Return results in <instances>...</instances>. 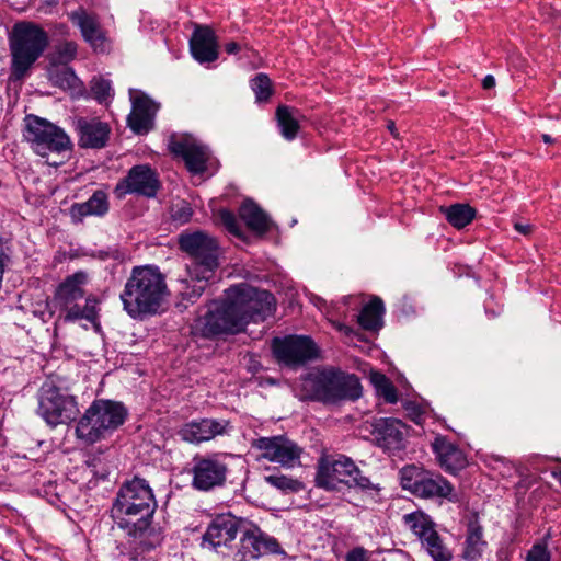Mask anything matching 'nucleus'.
<instances>
[{
  "mask_svg": "<svg viewBox=\"0 0 561 561\" xmlns=\"http://www.w3.org/2000/svg\"><path fill=\"white\" fill-rule=\"evenodd\" d=\"M156 508L157 502L149 483L135 477L119 488L111 516L119 529L128 536L139 538L149 529Z\"/></svg>",
  "mask_w": 561,
  "mask_h": 561,
  "instance_id": "f257e3e1",
  "label": "nucleus"
},
{
  "mask_svg": "<svg viewBox=\"0 0 561 561\" xmlns=\"http://www.w3.org/2000/svg\"><path fill=\"white\" fill-rule=\"evenodd\" d=\"M167 294V283L159 268L145 265L131 270L119 298L130 318L144 320L158 313Z\"/></svg>",
  "mask_w": 561,
  "mask_h": 561,
  "instance_id": "f03ea898",
  "label": "nucleus"
},
{
  "mask_svg": "<svg viewBox=\"0 0 561 561\" xmlns=\"http://www.w3.org/2000/svg\"><path fill=\"white\" fill-rule=\"evenodd\" d=\"M179 247L192 259L187 273L193 284L186 286L182 297L193 302L204 293L219 267V244L210 234L197 230L182 232L179 236Z\"/></svg>",
  "mask_w": 561,
  "mask_h": 561,
  "instance_id": "7ed1b4c3",
  "label": "nucleus"
},
{
  "mask_svg": "<svg viewBox=\"0 0 561 561\" xmlns=\"http://www.w3.org/2000/svg\"><path fill=\"white\" fill-rule=\"evenodd\" d=\"M127 415L128 411L122 402L96 399L79 419L76 435L87 444H94L122 426Z\"/></svg>",
  "mask_w": 561,
  "mask_h": 561,
  "instance_id": "20e7f679",
  "label": "nucleus"
},
{
  "mask_svg": "<svg viewBox=\"0 0 561 561\" xmlns=\"http://www.w3.org/2000/svg\"><path fill=\"white\" fill-rule=\"evenodd\" d=\"M48 43V35L41 26L31 22L16 23L10 36L12 76L22 79L43 55Z\"/></svg>",
  "mask_w": 561,
  "mask_h": 561,
  "instance_id": "39448f33",
  "label": "nucleus"
},
{
  "mask_svg": "<svg viewBox=\"0 0 561 561\" xmlns=\"http://www.w3.org/2000/svg\"><path fill=\"white\" fill-rule=\"evenodd\" d=\"M400 485L403 490L421 500L458 501L454 484L440 472L423 465L410 463L399 470Z\"/></svg>",
  "mask_w": 561,
  "mask_h": 561,
  "instance_id": "423d86ee",
  "label": "nucleus"
},
{
  "mask_svg": "<svg viewBox=\"0 0 561 561\" xmlns=\"http://www.w3.org/2000/svg\"><path fill=\"white\" fill-rule=\"evenodd\" d=\"M301 390L305 399L336 403L348 397L351 377L334 367L314 369L302 378Z\"/></svg>",
  "mask_w": 561,
  "mask_h": 561,
  "instance_id": "0eeeda50",
  "label": "nucleus"
},
{
  "mask_svg": "<svg viewBox=\"0 0 561 561\" xmlns=\"http://www.w3.org/2000/svg\"><path fill=\"white\" fill-rule=\"evenodd\" d=\"M227 297L233 300L243 329L251 321H264L275 310V298L272 294L247 283L230 286Z\"/></svg>",
  "mask_w": 561,
  "mask_h": 561,
  "instance_id": "6e6552de",
  "label": "nucleus"
},
{
  "mask_svg": "<svg viewBox=\"0 0 561 561\" xmlns=\"http://www.w3.org/2000/svg\"><path fill=\"white\" fill-rule=\"evenodd\" d=\"M23 137L42 157L71 148L70 138L60 127L34 114H28L24 118Z\"/></svg>",
  "mask_w": 561,
  "mask_h": 561,
  "instance_id": "1a4fd4ad",
  "label": "nucleus"
},
{
  "mask_svg": "<svg viewBox=\"0 0 561 561\" xmlns=\"http://www.w3.org/2000/svg\"><path fill=\"white\" fill-rule=\"evenodd\" d=\"M195 329L205 339L238 334L244 331L233 300L227 297V290L222 300L213 301L208 306L207 312L196 320Z\"/></svg>",
  "mask_w": 561,
  "mask_h": 561,
  "instance_id": "9d476101",
  "label": "nucleus"
},
{
  "mask_svg": "<svg viewBox=\"0 0 561 561\" xmlns=\"http://www.w3.org/2000/svg\"><path fill=\"white\" fill-rule=\"evenodd\" d=\"M88 282V274L83 271H78L67 276L56 288L53 301L62 311L55 320V327L73 322L82 318H90L78 305V300L84 298V285Z\"/></svg>",
  "mask_w": 561,
  "mask_h": 561,
  "instance_id": "9b49d317",
  "label": "nucleus"
},
{
  "mask_svg": "<svg viewBox=\"0 0 561 561\" xmlns=\"http://www.w3.org/2000/svg\"><path fill=\"white\" fill-rule=\"evenodd\" d=\"M38 414L51 427L69 424L79 414L77 399L56 386H45L39 394Z\"/></svg>",
  "mask_w": 561,
  "mask_h": 561,
  "instance_id": "f8f14e48",
  "label": "nucleus"
},
{
  "mask_svg": "<svg viewBox=\"0 0 561 561\" xmlns=\"http://www.w3.org/2000/svg\"><path fill=\"white\" fill-rule=\"evenodd\" d=\"M272 351L278 364L298 368L319 357V347L307 335L274 337Z\"/></svg>",
  "mask_w": 561,
  "mask_h": 561,
  "instance_id": "ddd939ff",
  "label": "nucleus"
},
{
  "mask_svg": "<svg viewBox=\"0 0 561 561\" xmlns=\"http://www.w3.org/2000/svg\"><path fill=\"white\" fill-rule=\"evenodd\" d=\"M192 486L198 491H210L222 486L227 479L228 465L220 454L196 455L192 459Z\"/></svg>",
  "mask_w": 561,
  "mask_h": 561,
  "instance_id": "4468645a",
  "label": "nucleus"
},
{
  "mask_svg": "<svg viewBox=\"0 0 561 561\" xmlns=\"http://www.w3.org/2000/svg\"><path fill=\"white\" fill-rule=\"evenodd\" d=\"M160 188L161 182L158 172L149 164H137L117 182L114 194L119 199L127 194L152 198L157 196Z\"/></svg>",
  "mask_w": 561,
  "mask_h": 561,
  "instance_id": "2eb2a0df",
  "label": "nucleus"
},
{
  "mask_svg": "<svg viewBox=\"0 0 561 561\" xmlns=\"http://www.w3.org/2000/svg\"><path fill=\"white\" fill-rule=\"evenodd\" d=\"M365 430L370 433L376 445L386 453L394 454L405 448L409 426L399 419H374V422H367Z\"/></svg>",
  "mask_w": 561,
  "mask_h": 561,
  "instance_id": "dca6fc26",
  "label": "nucleus"
},
{
  "mask_svg": "<svg viewBox=\"0 0 561 561\" xmlns=\"http://www.w3.org/2000/svg\"><path fill=\"white\" fill-rule=\"evenodd\" d=\"M168 148L174 156L183 159L191 173L201 174L206 171L209 159L208 148L193 136L173 134L169 138Z\"/></svg>",
  "mask_w": 561,
  "mask_h": 561,
  "instance_id": "f3484780",
  "label": "nucleus"
},
{
  "mask_svg": "<svg viewBox=\"0 0 561 561\" xmlns=\"http://www.w3.org/2000/svg\"><path fill=\"white\" fill-rule=\"evenodd\" d=\"M252 446L262 451V457L285 468H294L300 462L302 449L285 436L260 437Z\"/></svg>",
  "mask_w": 561,
  "mask_h": 561,
  "instance_id": "a211bd4d",
  "label": "nucleus"
},
{
  "mask_svg": "<svg viewBox=\"0 0 561 561\" xmlns=\"http://www.w3.org/2000/svg\"><path fill=\"white\" fill-rule=\"evenodd\" d=\"M131 112L127 117L129 128L138 134H148L154 125L160 105L141 91L130 90Z\"/></svg>",
  "mask_w": 561,
  "mask_h": 561,
  "instance_id": "6ab92c4d",
  "label": "nucleus"
},
{
  "mask_svg": "<svg viewBox=\"0 0 561 561\" xmlns=\"http://www.w3.org/2000/svg\"><path fill=\"white\" fill-rule=\"evenodd\" d=\"M240 520L232 514H219L215 516L203 535L202 545L219 551L229 548L237 534L240 531Z\"/></svg>",
  "mask_w": 561,
  "mask_h": 561,
  "instance_id": "aec40b11",
  "label": "nucleus"
},
{
  "mask_svg": "<svg viewBox=\"0 0 561 561\" xmlns=\"http://www.w3.org/2000/svg\"><path fill=\"white\" fill-rule=\"evenodd\" d=\"M276 539L263 534L260 528L251 527L242 530L240 547L233 553L234 561H247L260 556L278 552Z\"/></svg>",
  "mask_w": 561,
  "mask_h": 561,
  "instance_id": "412c9836",
  "label": "nucleus"
},
{
  "mask_svg": "<svg viewBox=\"0 0 561 561\" xmlns=\"http://www.w3.org/2000/svg\"><path fill=\"white\" fill-rule=\"evenodd\" d=\"M350 477L351 460L347 457L325 456L319 461L316 483L327 490H336L342 484L347 485Z\"/></svg>",
  "mask_w": 561,
  "mask_h": 561,
  "instance_id": "4be33fe9",
  "label": "nucleus"
},
{
  "mask_svg": "<svg viewBox=\"0 0 561 561\" xmlns=\"http://www.w3.org/2000/svg\"><path fill=\"white\" fill-rule=\"evenodd\" d=\"M229 427L228 420L204 417L185 423L178 434L182 440L198 445L225 435Z\"/></svg>",
  "mask_w": 561,
  "mask_h": 561,
  "instance_id": "5701e85b",
  "label": "nucleus"
},
{
  "mask_svg": "<svg viewBox=\"0 0 561 561\" xmlns=\"http://www.w3.org/2000/svg\"><path fill=\"white\" fill-rule=\"evenodd\" d=\"M432 451L439 467L447 473L457 476L468 466L465 451L446 436L437 434L431 443Z\"/></svg>",
  "mask_w": 561,
  "mask_h": 561,
  "instance_id": "b1692460",
  "label": "nucleus"
},
{
  "mask_svg": "<svg viewBox=\"0 0 561 561\" xmlns=\"http://www.w3.org/2000/svg\"><path fill=\"white\" fill-rule=\"evenodd\" d=\"M190 51L199 64L213 62L218 59V41L210 26H195L190 39Z\"/></svg>",
  "mask_w": 561,
  "mask_h": 561,
  "instance_id": "393cba45",
  "label": "nucleus"
},
{
  "mask_svg": "<svg viewBox=\"0 0 561 561\" xmlns=\"http://www.w3.org/2000/svg\"><path fill=\"white\" fill-rule=\"evenodd\" d=\"M488 541L484 539V528L477 512H472L466 523L465 542L461 558L465 561H480L483 557Z\"/></svg>",
  "mask_w": 561,
  "mask_h": 561,
  "instance_id": "a878e982",
  "label": "nucleus"
},
{
  "mask_svg": "<svg viewBox=\"0 0 561 561\" xmlns=\"http://www.w3.org/2000/svg\"><path fill=\"white\" fill-rule=\"evenodd\" d=\"M76 129L79 135V146L92 149L105 147L111 133L108 124L98 118L80 117L76 122Z\"/></svg>",
  "mask_w": 561,
  "mask_h": 561,
  "instance_id": "bb28decb",
  "label": "nucleus"
},
{
  "mask_svg": "<svg viewBox=\"0 0 561 561\" xmlns=\"http://www.w3.org/2000/svg\"><path fill=\"white\" fill-rule=\"evenodd\" d=\"M386 306L383 300L376 295L369 296L356 317L357 324L366 332L377 334L385 325Z\"/></svg>",
  "mask_w": 561,
  "mask_h": 561,
  "instance_id": "cd10ccee",
  "label": "nucleus"
},
{
  "mask_svg": "<svg viewBox=\"0 0 561 561\" xmlns=\"http://www.w3.org/2000/svg\"><path fill=\"white\" fill-rule=\"evenodd\" d=\"M71 22L80 28L83 39L94 49L102 48L105 34L96 15L88 13L84 9H78L70 13Z\"/></svg>",
  "mask_w": 561,
  "mask_h": 561,
  "instance_id": "c85d7f7f",
  "label": "nucleus"
},
{
  "mask_svg": "<svg viewBox=\"0 0 561 561\" xmlns=\"http://www.w3.org/2000/svg\"><path fill=\"white\" fill-rule=\"evenodd\" d=\"M239 216L247 227L257 236H263L271 229L270 216L251 199H245L241 204Z\"/></svg>",
  "mask_w": 561,
  "mask_h": 561,
  "instance_id": "c756f323",
  "label": "nucleus"
},
{
  "mask_svg": "<svg viewBox=\"0 0 561 561\" xmlns=\"http://www.w3.org/2000/svg\"><path fill=\"white\" fill-rule=\"evenodd\" d=\"M403 524L412 531V534L420 540L421 546L427 542L430 538L438 534L436 530V523L424 511L417 510L402 517Z\"/></svg>",
  "mask_w": 561,
  "mask_h": 561,
  "instance_id": "7c9ffc66",
  "label": "nucleus"
},
{
  "mask_svg": "<svg viewBox=\"0 0 561 561\" xmlns=\"http://www.w3.org/2000/svg\"><path fill=\"white\" fill-rule=\"evenodd\" d=\"M379 491V485L362 476L359 468L353 462V497L359 496L362 500V503L353 502V505L367 507L369 504L378 503Z\"/></svg>",
  "mask_w": 561,
  "mask_h": 561,
  "instance_id": "2f4dec72",
  "label": "nucleus"
},
{
  "mask_svg": "<svg viewBox=\"0 0 561 561\" xmlns=\"http://www.w3.org/2000/svg\"><path fill=\"white\" fill-rule=\"evenodd\" d=\"M275 115L282 136L286 140H294L300 129L299 119L302 117L299 110L288 105H278Z\"/></svg>",
  "mask_w": 561,
  "mask_h": 561,
  "instance_id": "473e14b6",
  "label": "nucleus"
},
{
  "mask_svg": "<svg viewBox=\"0 0 561 561\" xmlns=\"http://www.w3.org/2000/svg\"><path fill=\"white\" fill-rule=\"evenodd\" d=\"M439 211L445 216L447 222L458 230L470 225L477 215L476 208L463 203L440 206Z\"/></svg>",
  "mask_w": 561,
  "mask_h": 561,
  "instance_id": "72a5a7b5",
  "label": "nucleus"
},
{
  "mask_svg": "<svg viewBox=\"0 0 561 561\" xmlns=\"http://www.w3.org/2000/svg\"><path fill=\"white\" fill-rule=\"evenodd\" d=\"M107 210V195L101 190L95 191L87 202L73 204L71 207L72 216L80 218L90 215L103 216Z\"/></svg>",
  "mask_w": 561,
  "mask_h": 561,
  "instance_id": "f704fd0d",
  "label": "nucleus"
},
{
  "mask_svg": "<svg viewBox=\"0 0 561 561\" xmlns=\"http://www.w3.org/2000/svg\"><path fill=\"white\" fill-rule=\"evenodd\" d=\"M369 381L373 385L377 397L382 398L385 402L394 404L399 401L398 389L383 373L371 370Z\"/></svg>",
  "mask_w": 561,
  "mask_h": 561,
  "instance_id": "c9c22d12",
  "label": "nucleus"
},
{
  "mask_svg": "<svg viewBox=\"0 0 561 561\" xmlns=\"http://www.w3.org/2000/svg\"><path fill=\"white\" fill-rule=\"evenodd\" d=\"M264 481L285 494L296 493L304 489V485L299 480L293 479L280 472H273L264 476Z\"/></svg>",
  "mask_w": 561,
  "mask_h": 561,
  "instance_id": "e433bc0d",
  "label": "nucleus"
},
{
  "mask_svg": "<svg viewBox=\"0 0 561 561\" xmlns=\"http://www.w3.org/2000/svg\"><path fill=\"white\" fill-rule=\"evenodd\" d=\"M422 548L425 549L433 561H451L454 558L453 551L444 543V539L439 534L424 542Z\"/></svg>",
  "mask_w": 561,
  "mask_h": 561,
  "instance_id": "4c0bfd02",
  "label": "nucleus"
},
{
  "mask_svg": "<svg viewBox=\"0 0 561 561\" xmlns=\"http://www.w3.org/2000/svg\"><path fill=\"white\" fill-rule=\"evenodd\" d=\"M251 89L257 102H266L272 95V82L265 73H259L251 80Z\"/></svg>",
  "mask_w": 561,
  "mask_h": 561,
  "instance_id": "58836bf2",
  "label": "nucleus"
},
{
  "mask_svg": "<svg viewBox=\"0 0 561 561\" xmlns=\"http://www.w3.org/2000/svg\"><path fill=\"white\" fill-rule=\"evenodd\" d=\"M77 43L64 42L56 46L53 61L60 65H66L75 59L77 55Z\"/></svg>",
  "mask_w": 561,
  "mask_h": 561,
  "instance_id": "ea45409f",
  "label": "nucleus"
},
{
  "mask_svg": "<svg viewBox=\"0 0 561 561\" xmlns=\"http://www.w3.org/2000/svg\"><path fill=\"white\" fill-rule=\"evenodd\" d=\"M90 89L93 98L100 103L106 102L113 96L111 82L106 79L98 77L93 78L91 80Z\"/></svg>",
  "mask_w": 561,
  "mask_h": 561,
  "instance_id": "a19ab883",
  "label": "nucleus"
},
{
  "mask_svg": "<svg viewBox=\"0 0 561 561\" xmlns=\"http://www.w3.org/2000/svg\"><path fill=\"white\" fill-rule=\"evenodd\" d=\"M402 408L407 412L408 419L414 424L422 425L424 423L425 411L420 403L412 400H404Z\"/></svg>",
  "mask_w": 561,
  "mask_h": 561,
  "instance_id": "79ce46f5",
  "label": "nucleus"
},
{
  "mask_svg": "<svg viewBox=\"0 0 561 561\" xmlns=\"http://www.w3.org/2000/svg\"><path fill=\"white\" fill-rule=\"evenodd\" d=\"M219 218L221 224L225 226V228L233 236L241 237L242 236V229L240 224L238 222V219L236 215L228 210V209H221L219 210Z\"/></svg>",
  "mask_w": 561,
  "mask_h": 561,
  "instance_id": "37998d69",
  "label": "nucleus"
},
{
  "mask_svg": "<svg viewBox=\"0 0 561 561\" xmlns=\"http://www.w3.org/2000/svg\"><path fill=\"white\" fill-rule=\"evenodd\" d=\"M193 216V209L191 205L186 202H182L181 204L176 205L175 208L172 209L171 217L173 221L183 225L191 220Z\"/></svg>",
  "mask_w": 561,
  "mask_h": 561,
  "instance_id": "c03bdc74",
  "label": "nucleus"
},
{
  "mask_svg": "<svg viewBox=\"0 0 561 561\" xmlns=\"http://www.w3.org/2000/svg\"><path fill=\"white\" fill-rule=\"evenodd\" d=\"M551 554L545 545H534L528 551L526 561H550Z\"/></svg>",
  "mask_w": 561,
  "mask_h": 561,
  "instance_id": "a18cd8bd",
  "label": "nucleus"
},
{
  "mask_svg": "<svg viewBox=\"0 0 561 561\" xmlns=\"http://www.w3.org/2000/svg\"><path fill=\"white\" fill-rule=\"evenodd\" d=\"M551 554L545 545H534L528 551L526 561H550Z\"/></svg>",
  "mask_w": 561,
  "mask_h": 561,
  "instance_id": "49530a36",
  "label": "nucleus"
},
{
  "mask_svg": "<svg viewBox=\"0 0 561 561\" xmlns=\"http://www.w3.org/2000/svg\"><path fill=\"white\" fill-rule=\"evenodd\" d=\"M371 553L363 547L353 548V561H369Z\"/></svg>",
  "mask_w": 561,
  "mask_h": 561,
  "instance_id": "de8ad7c7",
  "label": "nucleus"
},
{
  "mask_svg": "<svg viewBox=\"0 0 561 561\" xmlns=\"http://www.w3.org/2000/svg\"><path fill=\"white\" fill-rule=\"evenodd\" d=\"M353 383H352V396H353V401L358 399L360 396H362V391H363V387L360 385V380L358 377H356L354 374H353V379H352Z\"/></svg>",
  "mask_w": 561,
  "mask_h": 561,
  "instance_id": "09e8293b",
  "label": "nucleus"
},
{
  "mask_svg": "<svg viewBox=\"0 0 561 561\" xmlns=\"http://www.w3.org/2000/svg\"><path fill=\"white\" fill-rule=\"evenodd\" d=\"M330 322L337 331L343 332L346 336H348L351 334V328L348 325H346L345 323L340 322L339 320H333V319H331Z\"/></svg>",
  "mask_w": 561,
  "mask_h": 561,
  "instance_id": "8fccbe9b",
  "label": "nucleus"
},
{
  "mask_svg": "<svg viewBox=\"0 0 561 561\" xmlns=\"http://www.w3.org/2000/svg\"><path fill=\"white\" fill-rule=\"evenodd\" d=\"M241 49L240 45L237 42H229L225 45V50L229 55H234L239 53Z\"/></svg>",
  "mask_w": 561,
  "mask_h": 561,
  "instance_id": "3c124183",
  "label": "nucleus"
},
{
  "mask_svg": "<svg viewBox=\"0 0 561 561\" xmlns=\"http://www.w3.org/2000/svg\"><path fill=\"white\" fill-rule=\"evenodd\" d=\"M514 228L516 231H518L519 233H522L524 236H527L531 232V226L528 224L516 222L514 225Z\"/></svg>",
  "mask_w": 561,
  "mask_h": 561,
  "instance_id": "603ef678",
  "label": "nucleus"
},
{
  "mask_svg": "<svg viewBox=\"0 0 561 561\" xmlns=\"http://www.w3.org/2000/svg\"><path fill=\"white\" fill-rule=\"evenodd\" d=\"M482 87L485 90H490L495 87V78L492 75H486L482 80Z\"/></svg>",
  "mask_w": 561,
  "mask_h": 561,
  "instance_id": "864d4df0",
  "label": "nucleus"
},
{
  "mask_svg": "<svg viewBox=\"0 0 561 561\" xmlns=\"http://www.w3.org/2000/svg\"><path fill=\"white\" fill-rule=\"evenodd\" d=\"M90 302H91V300L88 298V299L85 300V305H84V307H83V308H81V310H84V312H85V313H88V314H90V313H91V317H90V318H85L87 320H92V319H94V317H95V314H96V313H95L94 306H90Z\"/></svg>",
  "mask_w": 561,
  "mask_h": 561,
  "instance_id": "5fc2aeb1",
  "label": "nucleus"
},
{
  "mask_svg": "<svg viewBox=\"0 0 561 561\" xmlns=\"http://www.w3.org/2000/svg\"><path fill=\"white\" fill-rule=\"evenodd\" d=\"M389 133L392 135L393 138H399V131L397 129L396 123L393 121H388L386 125Z\"/></svg>",
  "mask_w": 561,
  "mask_h": 561,
  "instance_id": "6e6d98bb",
  "label": "nucleus"
},
{
  "mask_svg": "<svg viewBox=\"0 0 561 561\" xmlns=\"http://www.w3.org/2000/svg\"><path fill=\"white\" fill-rule=\"evenodd\" d=\"M0 260H10L9 255L4 251L3 239L0 237Z\"/></svg>",
  "mask_w": 561,
  "mask_h": 561,
  "instance_id": "4d7b16f0",
  "label": "nucleus"
},
{
  "mask_svg": "<svg viewBox=\"0 0 561 561\" xmlns=\"http://www.w3.org/2000/svg\"><path fill=\"white\" fill-rule=\"evenodd\" d=\"M541 139L547 145H551V144L554 142V139L550 135H548V134H542L541 135Z\"/></svg>",
  "mask_w": 561,
  "mask_h": 561,
  "instance_id": "13d9d810",
  "label": "nucleus"
},
{
  "mask_svg": "<svg viewBox=\"0 0 561 561\" xmlns=\"http://www.w3.org/2000/svg\"><path fill=\"white\" fill-rule=\"evenodd\" d=\"M552 477L558 481V483L560 484L561 486V469L559 470H553L551 472Z\"/></svg>",
  "mask_w": 561,
  "mask_h": 561,
  "instance_id": "bf43d9fd",
  "label": "nucleus"
},
{
  "mask_svg": "<svg viewBox=\"0 0 561 561\" xmlns=\"http://www.w3.org/2000/svg\"><path fill=\"white\" fill-rule=\"evenodd\" d=\"M352 336H353V340L356 337L358 341H363V334L356 333L354 330H353Z\"/></svg>",
  "mask_w": 561,
  "mask_h": 561,
  "instance_id": "052dcab7",
  "label": "nucleus"
},
{
  "mask_svg": "<svg viewBox=\"0 0 561 561\" xmlns=\"http://www.w3.org/2000/svg\"><path fill=\"white\" fill-rule=\"evenodd\" d=\"M344 560L345 561H352V558H351V551L346 552L345 556H344Z\"/></svg>",
  "mask_w": 561,
  "mask_h": 561,
  "instance_id": "680f3d73",
  "label": "nucleus"
},
{
  "mask_svg": "<svg viewBox=\"0 0 561 561\" xmlns=\"http://www.w3.org/2000/svg\"><path fill=\"white\" fill-rule=\"evenodd\" d=\"M486 314H488L489 317H491V318H495V317H496V313H495L494 311H491V312H490L488 309H486Z\"/></svg>",
  "mask_w": 561,
  "mask_h": 561,
  "instance_id": "e2e57ef3",
  "label": "nucleus"
},
{
  "mask_svg": "<svg viewBox=\"0 0 561 561\" xmlns=\"http://www.w3.org/2000/svg\"><path fill=\"white\" fill-rule=\"evenodd\" d=\"M352 363H353V367L357 364V359L354 356H353Z\"/></svg>",
  "mask_w": 561,
  "mask_h": 561,
  "instance_id": "0e129e2a",
  "label": "nucleus"
}]
</instances>
